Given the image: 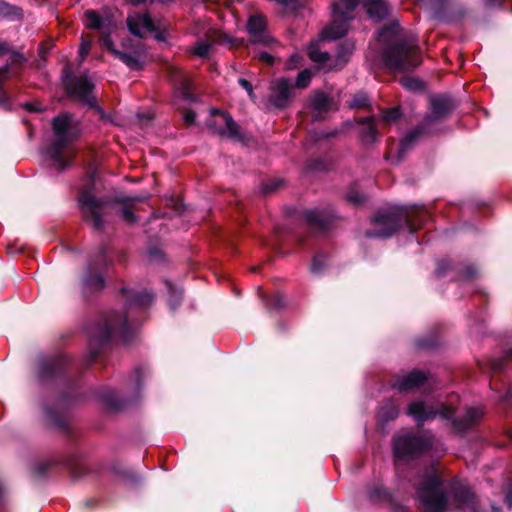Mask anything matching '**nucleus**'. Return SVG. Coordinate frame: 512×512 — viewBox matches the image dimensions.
<instances>
[{
  "label": "nucleus",
  "instance_id": "nucleus-32",
  "mask_svg": "<svg viewBox=\"0 0 512 512\" xmlns=\"http://www.w3.org/2000/svg\"><path fill=\"white\" fill-rule=\"evenodd\" d=\"M326 264V257L324 255H317L314 257L311 265L313 273H320Z\"/></svg>",
  "mask_w": 512,
  "mask_h": 512
},
{
  "label": "nucleus",
  "instance_id": "nucleus-33",
  "mask_svg": "<svg viewBox=\"0 0 512 512\" xmlns=\"http://www.w3.org/2000/svg\"><path fill=\"white\" fill-rule=\"evenodd\" d=\"M368 496L371 500L376 501L387 497L386 491L381 487L377 486L368 491Z\"/></svg>",
  "mask_w": 512,
  "mask_h": 512
},
{
  "label": "nucleus",
  "instance_id": "nucleus-45",
  "mask_svg": "<svg viewBox=\"0 0 512 512\" xmlns=\"http://www.w3.org/2000/svg\"><path fill=\"white\" fill-rule=\"evenodd\" d=\"M8 51V45L6 43L0 42V55L6 54Z\"/></svg>",
  "mask_w": 512,
  "mask_h": 512
},
{
  "label": "nucleus",
  "instance_id": "nucleus-29",
  "mask_svg": "<svg viewBox=\"0 0 512 512\" xmlns=\"http://www.w3.org/2000/svg\"><path fill=\"white\" fill-rule=\"evenodd\" d=\"M209 50L210 44L206 41H200L193 47L192 52L199 57H206Z\"/></svg>",
  "mask_w": 512,
  "mask_h": 512
},
{
  "label": "nucleus",
  "instance_id": "nucleus-50",
  "mask_svg": "<svg viewBox=\"0 0 512 512\" xmlns=\"http://www.w3.org/2000/svg\"><path fill=\"white\" fill-rule=\"evenodd\" d=\"M493 511H494V512H500V509H499V508H496V507H493Z\"/></svg>",
  "mask_w": 512,
  "mask_h": 512
},
{
  "label": "nucleus",
  "instance_id": "nucleus-6",
  "mask_svg": "<svg viewBox=\"0 0 512 512\" xmlns=\"http://www.w3.org/2000/svg\"><path fill=\"white\" fill-rule=\"evenodd\" d=\"M53 132L55 140L49 149V158L54 162L55 167L61 171L70 165V159L73 155L67 144L77 136V131L73 126L72 118L67 115H60L54 118Z\"/></svg>",
  "mask_w": 512,
  "mask_h": 512
},
{
  "label": "nucleus",
  "instance_id": "nucleus-44",
  "mask_svg": "<svg viewBox=\"0 0 512 512\" xmlns=\"http://www.w3.org/2000/svg\"><path fill=\"white\" fill-rule=\"evenodd\" d=\"M122 215H123V218L128 221V222H132L134 220V214L132 213V211H130L129 209L127 208H124L122 210Z\"/></svg>",
  "mask_w": 512,
  "mask_h": 512
},
{
  "label": "nucleus",
  "instance_id": "nucleus-40",
  "mask_svg": "<svg viewBox=\"0 0 512 512\" xmlns=\"http://www.w3.org/2000/svg\"><path fill=\"white\" fill-rule=\"evenodd\" d=\"M306 218L309 222L315 224H321L320 217L316 211H310L306 214Z\"/></svg>",
  "mask_w": 512,
  "mask_h": 512
},
{
  "label": "nucleus",
  "instance_id": "nucleus-23",
  "mask_svg": "<svg viewBox=\"0 0 512 512\" xmlns=\"http://www.w3.org/2000/svg\"><path fill=\"white\" fill-rule=\"evenodd\" d=\"M431 109L433 117L439 118L449 113V111L452 109V104L446 97H434L431 99Z\"/></svg>",
  "mask_w": 512,
  "mask_h": 512
},
{
  "label": "nucleus",
  "instance_id": "nucleus-3",
  "mask_svg": "<svg viewBox=\"0 0 512 512\" xmlns=\"http://www.w3.org/2000/svg\"><path fill=\"white\" fill-rule=\"evenodd\" d=\"M359 2L366 8L370 19L375 22L383 20L389 12L385 0H338L332 5L333 21L321 32V40H335L347 33V23L352 19L351 13Z\"/></svg>",
  "mask_w": 512,
  "mask_h": 512
},
{
  "label": "nucleus",
  "instance_id": "nucleus-42",
  "mask_svg": "<svg viewBox=\"0 0 512 512\" xmlns=\"http://www.w3.org/2000/svg\"><path fill=\"white\" fill-rule=\"evenodd\" d=\"M11 13V6L0 0V16H8Z\"/></svg>",
  "mask_w": 512,
  "mask_h": 512
},
{
  "label": "nucleus",
  "instance_id": "nucleus-37",
  "mask_svg": "<svg viewBox=\"0 0 512 512\" xmlns=\"http://www.w3.org/2000/svg\"><path fill=\"white\" fill-rule=\"evenodd\" d=\"M301 63V57L298 54H294L290 57V59L287 62V68L288 69H295L297 68Z\"/></svg>",
  "mask_w": 512,
  "mask_h": 512
},
{
  "label": "nucleus",
  "instance_id": "nucleus-26",
  "mask_svg": "<svg viewBox=\"0 0 512 512\" xmlns=\"http://www.w3.org/2000/svg\"><path fill=\"white\" fill-rule=\"evenodd\" d=\"M401 85L409 91H419L423 89V84L420 80L413 77H403L400 80Z\"/></svg>",
  "mask_w": 512,
  "mask_h": 512
},
{
  "label": "nucleus",
  "instance_id": "nucleus-31",
  "mask_svg": "<svg viewBox=\"0 0 512 512\" xmlns=\"http://www.w3.org/2000/svg\"><path fill=\"white\" fill-rule=\"evenodd\" d=\"M368 104V97L364 93L356 94L351 100L349 106L351 108H363Z\"/></svg>",
  "mask_w": 512,
  "mask_h": 512
},
{
  "label": "nucleus",
  "instance_id": "nucleus-5",
  "mask_svg": "<svg viewBox=\"0 0 512 512\" xmlns=\"http://www.w3.org/2000/svg\"><path fill=\"white\" fill-rule=\"evenodd\" d=\"M425 216V211L418 207H395L381 211L373 218V229L368 230L366 235L372 238L390 237L402 221L407 224L410 232H415Z\"/></svg>",
  "mask_w": 512,
  "mask_h": 512
},
{
  "label": "nucleus",
  "instance_id": "nucleus-10",
  "mask_svg": "<svg viewBox=\"0 0 512 512\" xmlns=\"http://www.w3.org/2000/svg\"><path fill=\"white\" fill-rule=\"evenodd\" d=\"M79 206L85 219L94 228L101 229L103 226L102 217L106 213L105 203L96 199L90 191L84 190L79 196Z\"/></svg>",
  "mask_w": 512,
  "mask_h": 512
},
{
  "label": "nucleus",
  "instance_id": "nucleus-13",
  "mask_svg": "<svg viewBox=\"0 0 512 512\" xmlns=\"http://www.w3.org/2000/svg\"><path fill=\"white\" fill-rule=\"evenodd\" d=\"M247 30L251 41L255 44L270 46L275 42V39L267 31L266 19L263 15H251L247 22Z\"/></svg>",
  "mask_w": 512,
  "mask_h": 512
},
{
  "label": "nucleus",
  "instance_id": "nucleus-20",
  "mask_svg": "<svg viewBox=\"0 0 512 512\" xmlns=\"http://www.w3.org/2000/svg\"><path fill=\"white\" fill-rule=\"evenodd\" d=\"M213 114H218L221 122L225 124V127H220L218 129V133L222 135H227L231 138H237L239 135V127L237 123L226 113L220 112L216 109L212 110Z\"/></svg>",
  "mask_w": 512,
  "mask_h": 512
},
{
  "label": "nucleus",
  "instance_id": "nucleus-49",
  "mask_svg": "<svg viewBox=\"0 0 512 512\" xmlns=\"http://www.w3.org/2000/svg\"><path fill=\"white\" fill-rule=\"evenodd\" d=\"M140 372H141V370H140V369H138V370H136V371H135V377H136V380H137V381L139 380Z\"/></svg>",
  "mask_w": 512,
  "mask_h": 512
},
{
  "label": "nucleus",
  "instance_id": "nucleus-21",
  "mask_svg": "<svg viewBox=\"0 0 512 512\" xmlns=\"http://www.w3.org/2000/svg\"><path fill=\"white\" fill-rule=\"evenodd\" d=\"M359 134L364 143H372L377 139V131L372 118H361L358 122Z\"/></svg>",
  "mask_w": 512,
  "mask_h": 512
},
{
  "label": "nucleus",
  "instance_id": "nucleus-8",
  "mask_svg": "<svg viewBox=\"0 0 512 512\" xmlns=\"http://www.w3.org/2000/svg\"><path fill=\"white\" fill-rule=\"evenodd\" d=\"M432 447V438L427 435L405 433L394 438L393 448L395 457L406 459L429 450Z\"/></svg>",
  "mask_w": 512,
  "mask_h": 512
},
{
  "label": "nucleus",
  "instance_id": "nucleus-36",
  "mask_svg": "<svg viewBox=\"0 0 512 512\" xmlns=\"http://www.w3.org/2000/svg\"><path fill=\"white\" fill-rule=\"evenodd\" d=\"M399 116H400L399 110L396 108H393L384 113L383 121H385L386 123H390V122L398 119Z\"/></svg>",
  "mask_w": 512,
  "mask_h": 512
},
{
  "label": "nucleus",
  "instance_id": "nucleus-34",
  "mask_svg": "<svg viewBox=\"0 0 512 512\" xmlns=\"http://www.w3.org/2000/svg\"><path fill=\"white\" fill-rule=\"evenodd\" d=\"M90 48H91V40L83 39L81 41V44L79 47V54L81 57V61H83L84 58L88 55Z\"/></svg>",
  "mask_w": 512,
  "mask_h": 512
},
{
  "label": "nucleus",
  "instance_id": "nucleus-7",
  "mask_svg": "<svg viewBox=\"0 0 512 512\" xmlns=\"http://www.w3.org/2000/svg\"><path fill=\"white\" fill-rule=\"evenodd\" d=\"M128 328L126 316L118 313L109 314L99 326L89 334V346L92 357H95L96 348L104 345L114 333H123Z\"/></svg>",
  "mask_w": 512,
  "mask_h": 512
},
{
  "label": "nucleus",
  "instance_id": "nucleus-12",
  "mask_svg": "<svg viewBox=\"0 0 512 512\" xmlns=\"http://www.w3.org/2000/svg\"><path fill=\"white\" fill-rule=\"evenodd\" d=\"M64 84L69 94L80 101L93 105L94 98L92 96L93 84L89 81L87 76H80L72 78L69 75L68 69L64 71Z\"/></svg>",
  "mask_w": 512,
  "mask_h": 512
},
{
  "label": "nucleus",
  "instance_id": "nucleus-19",
  "mask_svg": "<svg viewBox=\"0 0 512 512\" xmlns=\"http://www.w3.org/2000/svg\"><path fill=\"white\" fill-rule=\"evenodd\" d=\"M309 103L315 112L313 116L315 119L321 118L323 113L328 112L333 107V99L321 91H316L311 96Z\"/></svg>",
  "mask_w": 512,
  "mask_h": 512
},
{
  "label": "nucleus",
  "instance_id": "nucleus-15",
  "mask_svg": "<svg viewBox=\"0 0 512 512\" xmlns=\"http://www.w3.org/2000/svg\"><path fill=\"white\" fill-rule=\"evenodd\" d=\"M428 381V376L421 371H412L405 375L397 376L393 387L400 392H413Z\"/></svg>",
  "mask_w": 512,
  "mask_h": 512
},
{
  "label": "nucleus",
  "instance_id": "nucleus-46",
  "mask_svg": "<svg viewBox=\"0 0 512 512\" xmlns=\"http://www.w3.org/2000/svg\"><path fill=\"white\" fill-rule=\"evenodd\" d=\"M492 368H493L494 370H500V369L502 368V366H501V361L499 360V361H495V362H493V364H492Z\"/></svg>",
  "mask_w": 512,
  "mask_h": 512
},
{
  "label": "nucleus",
  "instance_id": "nucleus-39",
  "mask_svg": "<svg viewBox=\"0 0 512 512\" xmlns=\"http://www.w3.org/2000/svg\"><path fill=\"white\" fill-rule=\"evenodd\" d=\"M0 107L1 108H4V109H9L10 108V100H9V97L8 95L0 90Z\"/></svg>",
  "mask_w": 512,
  "mask_h": 512
},
{
  "label": "nucleus",
  "instance_id": "nucleus-30",
  "mask_svg": "<svg viewBox=\"0 0 512 512\" xmlns=\"http://www.w3.org/2000/svg\"><path fill=\"white\" fill-rule=\"evenodd\" d=\"M419 134L420 129H415L414 131L408 133L400 144V151L405 152Z\"/></svg>",
  "mask_w": 512,
  "mask_h": 512
},
{
  "label": "nucleus",
  "instance_id": "nucleus-47",
  "mask_svg": "<svg viewBox=\"0 0 512 512\" xmlns=\"http://www.w3.org/2000/svg\"><path fill=\"white\" fill-rule=\"evenodd\" d=\"M506 502L508 504V507L511 508L512 507V495L511 494H508L506 496Z\"/></svg>",
  "mask_w": 512,
  "mask_h": 512
},
{
  "label": "nucleus",
  "instance_id": "nucleus-25",
  "mask_svg": "<svg viewBox=\"0 0 512 512\" xmlns=\"http://www.w3.org/2000/svg\"><path fill=\"white\" fill-rule=\"evenodd\" d=\"M398 416V408L393 403L381 407L379 411V417L383 421L393 420Z\"/></svg>",
  "mask_w": 512,
  "mask_h": 512
},
{
  "label": "nucleus",
  "instance_id": "nucleus-11",
  "mask_svg": "<svg viewBox=\"0 0 512 512\" xmlns=\"http://www.w3.org/2000/svg\"><path fill=\"white\" fill-rule=\"evenodd\" d=\"M353 46L343 48L336 56H332L326 52H321L317 44H311L308 47V55L310 59L321 65L326 70L340 69L347 62L350 54L352 53Z\"/></svg>",
  "mask_w": 512,
  "mask_h": 512
},
{
  "label": "nucleus",
  "instance_id": "nucleus-14",
  "mask_svg": "<svg viewBox=\"0 0 512 512\" xmlns=\"http://www.w3.org/2000/svg\"><path fill=\"white\" fill-rule=\"evenodd\" d=\"M129 31L137 36L144 37L146 34L156 30V26L147 13H132L127 17Z\"/></svg>",
  "mask_w": 512,
  "mask_h": 512
},
{
  "label": "nucleus",
  "instance_id": "nucleus-24",
  "mask_svg": "<svg viewBox=\"0 0 512 512\" xmlns=\"http://www.w3.org/2000/svg\"><path fill=\"white\" fill-rule=\"evenodd\" d=\"M84 286L86 289L94 291L103 288L104 281L98 272L93 271L92 267L89 268L88 274L84 279Z\"/></svg>",
  "mask_w": 512,
  "mask_h": 512
},
{
  "label": "nucleus",
  "instance_id": "nucleus-48",
  "mask_svg": "<svg viewBox=\"0 0 512 512\" xmlns=\"http://www.w3.org/2000/svg\"><path fill=\"white\" fill-rule=\"evenodd\" d=\"M129 1L133 4H140V3L144 2L145 0H129Z\"/></svg>",
  "mask_w": 512,
  "mask_h": 512
},
{
  "label": "nucleus",
  "instance_id": "nucleus-9",
  "mask_svg": "<svg viewBox=\"0 0 512 512\" xmlns=\"http://www.w3.org/2000/svg\"><path fill=\"white\" fill-rule=\"evenodd\" d=\"M453 413L454 409L451 406L441 404L438 408H435L425 401H414L407 410V414L414 418L419 425L437 416L443 419H450Z\"/></svg>",
  "mask_w": 512,
  "mask_h": 512
},
{
  "label": "nucleus",
  "instance_id": "nucleus-16",
  "mask_svg": "<svg viewBox=\"0 0 512 512\" xmlns=\"http://www.w3.org/2000/svg\"><path fill=\"white\" fill-rule=\"evenodd\" d=\"M292 88V83L288 79L276 80L271 86L270 102L277 108L286 107L291 98Z\"/></svg>",
  "mask_w": 512,
  "mask_h": 512
},
{
  "label": "nucleus",
  "instance_id": "nucleus-38",
  "mask_svg": "<svg viewBox=\"0 0 512 512\" xmlns=\"http://www.w3.org/2000/svg\"><path fill=\"white\" fill-rule=\"evenodd\" d=\"M257 58L259 59V61L265 62L270 65H272L274 63V57L267 52L258 53Z\"/></svg>",
  "mask_w": 512,
  "mask_h": 512
},
{
  "label": "nucleus",
  "instance_id": "nucleus-1",
  "mask_svg": "<svg viewBox=\"0 0 512 512\" xmlns=\"http://www.w3.org/2000/svg\"><path fill=\"white\" fill-rule=\"evenodd\" d=\"M417 493L425 512H445L446 494L453 496L458 507L475 503L474 495L466 486L457 482L444 483L433 468L426 472Z\"/></svg>",
  "mask_w": 512,
  "mask_h": 512
},
{
  "label": "nucleus",
  "instance_id": "nucleus-2",
  "mask_svg": "<svg viewBox=\"0 0 512 512\" xmlns=\"http://www.w3.org/2000/svg\"><path fill=\"white\" fill-rule=\"evenodd\" d=\"M85 26L89 29L98 30L101 33L100 44L107 48L116 58L121 60L132 70L142 69L146 60V51L143 45L129 46L130 41L123 43L124 50H117L109 37L116 29V22L108 13L100 14L94 10L85 12Z\"/></svg>",
  "mask_w": 512,
  "mask_h": 512
},
{
  "label": "nucleus",
  "instance_id": "nucleus-22",
  "mask_svg": "<svg viewBox=\"0 0 512 512\" xmlns=\"http://www.w3.org/2000/svg\"><path fill=\"white\" fill-rule=\"evenodd\" d=\"M122 293L125 300L129 302L130 305L145 306L149 304L154 297L153 294L148 291L136 292L134 290L123 289Z\"/></svg>",
  "mask_w": 512,
  "mask_h": 512
},
{
  "label": "nucleus",
  "instance_id": "nucleus-28",
  "mask_svg": "<svg viewBox=\"0 0 512 512\" xmlns=\"http://www.w3.org/2000/svg\"><path fill=\"white\" fill-rule=\"evenodd\" d=\"M168 288L171 294L169 299V305L172 310H175L176 307L179 305L182 296V290L174 288L170 283H168Z\"/></svg>",
  "mask_w": 512,
  "mask_h": 512
},
{
  "label": "nucleus",
  "instance_id": "nucleus-4",
  "mask_svg": "<svg viewBox=\"0 0 512 512\" xmlns=\"http://www.w3.org/2000/svg\"><path fill=\"white\" fill-rule=\"evenodd\" d=\"M380 42L386 43L391 40L383 52L385 65L394 71L404 72L421 64L419 48L413 44L404 42L395 35L394 28H384L378 35Z\"/></svg>",
  "mask_w": 512,
  "mask_h": 512
},
{
  "label": "nucleus",
  "instance_id": "nucleus-51",
  "mask_svg": "<svg viewBox=\"0 0 512 512\" xmlns=\"http://www.w3.org/2000/svg\"><path fill=\"white\" fill-rule=\"evenodd\" d=\"M508 354L509 356L512 355V349L509 350Z\"/></svg>",
  "mask_w": 512,
  "mask_h": 512
},
{
  "label": "nucleus",
  "instance_id": "nucleus-17",
  "mask_svg": "<svg viewBox=\"0 0 512 512\" xmlns=\"http://www.w3.org/2000/svg\"><path fill=\"white\" fill-rule=\"evenodd\" d=\"M169 75L177 96L183 100L192 101V87L188 76L180 68L174 66L169 68Z\"/></svg>",
  "mask_w": 512,
  "mask_h": 512
},
{
  "label": "nucleus",
  "instance_id": "nucleus-41",
  "mask_svg": "<svg viewBox=\"0 0 512 512\" xmlns=\"http://www.w3.org/2000/svg\"><path fill=\"white\" fill-rule=\"evenodd\" d=\"M347 199L349 202H352L354 204H359L363 201V196L358 193H349L347 195Z\"/></svg>",
  "mask_w": 512,
  "mask_h": 512
},
{
  "label": "nucleus",
  "instance_id": "nucleus-18",
  "mask_svg": "<svg viewBox=\"0 0 512 512\" xmlns=\"http://www.w3.org/2000/svg\"><path fill=\"white\" fill-rule=\"evenodd\" d=\"M484 413L485 412L482 407L468 408L461 418L453 419L452 424L457 430L464 431L479 423L483 418Z\"/></svg>",
  "mask_w": 512,
  "mask_h": 512
},
{
  "label": "nucleus",
  "instance_id": "nucleus-35",
  "mask_svg": "<svg viewBox=\"0 0 512 512\" xmlns=\"http://www.w3.org/2000/svg\"><path fill=\"white\" fill-rule=\"evenodd\" d=\"M238 83L239 85L246 90V92L248 93L249 97L254 100L255 99V94L253 92V87H252V84L244 79V78H239L238 79Z\"/></svg>",
  "mask_w": 512,
  "mask_h": 512
},
{
  "label": "nucleus",
  "instance_id": "nucleus-27",
  "mask_svg": "<svg viewBox=\"0 0 512 512\" xmlns=\"http://www.w3.org/2000/svg\"><path fill=\"white\" fill-rule=\"evenodd\" d=\"M311 78H312L311 71L308 69H305L298 74L295 86L298 88H306L310 84Z\"/></svg>",
  "mask_w": 512,
  "mask_h": 512
},
{
  "label": "nucleus",
  "instance_id": "nucleus-43",
  "mask_svg": "<svg viewBox=\"0 0 512 512\" xmlns=\"http://www.w3.org/2000/svg\"><path fill=\"white\" fill-rule=\"evenodd\" d=\"M184 120L188 124H192L195 121L196 114L193 111H187L183 116Z\"/></svg>",
  "mask_w": 512,
  "mask_h": 512
},
{
  "label": "nucleus",
  "instance_id": "nucleus-52",
  "mask_svg": "<svg viewBox=\"0 0 512 512\" xmlns=\"http://www.w3.org/2000/svg\"><path fill=\"white\" fill-rule=\"evenodd\" d=\"M488 1L490 2L491 0H488Z\"/></svg>",
  "mask_w": 512,
  "mask_h": 512
}]
</instances>
